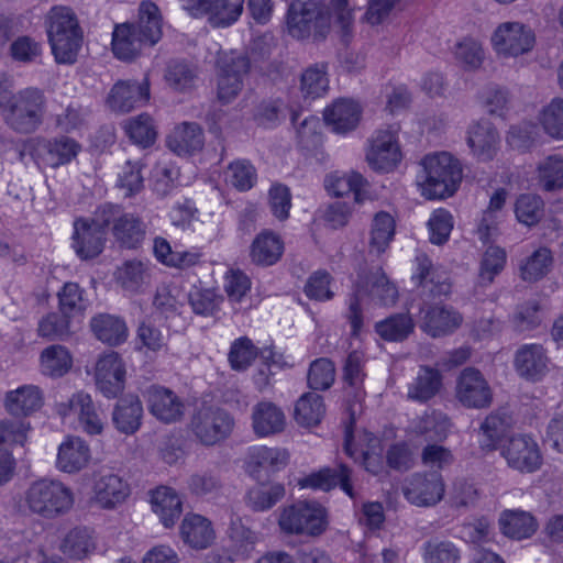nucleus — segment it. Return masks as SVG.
Wrapping results in <instances>:
<instances>
[{"label":"nucleus","mask_w":563,"mask_h":563,"mask_svg":"<svg viewBox=\"0 0 563 563\" xmlns=\"http://www.w3.org/2000/svg\"><path fill=\"white\" fill-rule=\"evenodd\" d=\"M96 549L92 532L87 528H75L65 537L62 551L71 560H85Z\"/></svg>","instance_id":"37998d69"},{"label":"nucleus","mask_w":563,"mask_h":563,"mask_svg":"<svg viewBox=\"0 0 563 563\" xmlns=\"http://www.w3.org/2000/svg\"><path fill=\"white\" fill-rule=\"evenodd\" d=\"M144 45L147 44L135 33L132 24L124 23L115 26L112 36V51L119 59H134Z\"/></svg>","instance_id":"c9c22d12"},{"label":"nucleus","mask_w":563,"mask_h":563,"mask_svg":"<svg viewBox=\"0 0 563 563\" xmlns=\"http://www.w3.org/2000/svg\"><path fill=\"white\" fill-rule=\"evenodd\" d=\"M81 33H71L64 36H51L48 42L57 64L71 65L77 60L81 47Z\"/></svg>","instance_id":"3c124183"},{"label":"nucleus","mask_w":563,"mask_h":563,"mask_svg":"<svg viewBox=\"0 0 563 563\" xmlns=\"http://www.w3.org/2000/svg\"><path fill=\"white\" fill-rule=\"evenodd\" d=\"M508 465L522 473H533L542 465V455L538 443L529 435L511 437L503 448Z\"/></svg>","instance_id":"9d476101"},{"label":"nucleus","mask_w":563,"mask_h":563,"mask_svg":"<svg viewBox=\"0 0 563 563\" xmlns=\"http://www.w3.org/2000/svg\"><path fill=\"white\" fill-rule=\"evenodd\" d=\"M251 68L247 56L238 55L223 60L218 73L217 97L223 103L232 102L243 88V79Z\"/></svg>","instance_id":"9b49d317"},{"label":"nucleus","mask_w":563,"mask_h":563,"mask_svg":"<svg viewBox=\"0 0 563 563\" xmlns=\"http://www.w3.org/2000/svg\"><path fill=\"white\" fill-rule=\"evenodd\" d=\"M89 325L93 335L110 346L124 343L129 335L125 321L115 314L98 313L91 318Z\"/></svg>","instance_id":"bb28decb"},{"label":"nucleus","mask_w":563,"mask_h":563,"mask_svg":"<svg viewBox=\"0 0 563 563\" xmlns=\"http://www.w3.org/2000/svg\"><path fill=\"white\" fill-rule=\"evenodd\" d=\"M517 373L528 380H539L549 371V357L540 344L520 346L514 358Z\"/></svg>","instance_id":"aec40b11"},{"label":"nucleus","mask_w":563,"mask_h":563,"mask_svg":"<svg viewBox=\"0 0 563 563\" xmlns=\"http://www.w3.org/2000/svg\"><path fill=\"white\" fill-rule=\"evenodd\" d=\"M287 24L292 37L322 38L330 29V12L321 2L295 1L289 7Z\"/></svg>","instance_id":"20e7f679"},{"label":"nucleus","mask_w":563,"mask_h":563,"mask_svg":"<svg viewBox=\"0 0 563 563\" xmlns=\"http://www.w3.org/2000/svg\"><path fill=\"white\" fill-rule=\"evenodd\" d=\"M150 99V82L135 80H119L111 88L107 98L108 107L119 113H126L143 106Z\"/></svg>","instance_id":"f3484780"},{"label":"nucleus","mask_w":563,"mask_h":563,"mask_svg":"<svg viewBox=\"0 0 563 563\" xmlns=\"http://www.w3.org/2000/svg\"><path fill=\"white\" fill-rule=\"evenodd\" d=\"M498 526L505 537L516 541L531 538L539 528L537 518L531 512L521 509L501 511Z\"/></svg>","instance_id":"4be33fe9"},{"label":"nucleus","mask_w":563,"mask_h":563,"mask_svg":"<svg viewBox=\"0 0 563 563\" xmlns=\"http://www.w3.org/2000/svg\"><path fill=\"white\" fill-rule=\"evenodd\" d=\"M180 537L190 548L203 550L211 545L216 533L209 519L197 514H187L180 525Z\"/></svg>","instance_id":"a878e982"},{"label":"nucleus","mask_w":563,"mask_h":563,"mask_svg":"<svg viewBox=\"0 0 563 563\" xmlns=\"http://www.w3.org/2000/svg\"><path fill=\"white\" fill-rule=\"evenodd\" d=\"M329 88L327 65L314 64L303 70L300 77V91L305 98L322 97Z\"/></svg>","instance_id":"de8ad7c7"},{"label":"nucleus","mask_w":563,"mask_h":563,"mask_svg":"<svg viewBox=\"0 0 563 563\" xmlns=\"http://www.w3.org/2000/svg\"><path fill=\"white\" fill-rule=\"evenodd\" d=\"M377 334L386 341H402L413 330V322L408 314H394L376 323Z\"/></svg>","instance_id":"4d7b16f0"},{"label":"nucleus","mask_w":563,"mask_h":563,"mask_svg":"<svg viewBox=\"0 0 563 563\" xmlns=\"http://www.w3.org/2000/svg\"><path fill=\"white\" fill-rule=\"evenodd\" d=\"M205 143L203 130L196 122H183L167 137V146L178 155L200 151Z\"/></svg>","instance_id":"c756f323"},{"label":"nucleus","mask_w":563,"mask_h":563,"mask_svg":"<svg viewBox=\"0 0 563 563\" xmlns=\"http://www.w3.org/2000/svg\"><path fill=\"white\" fill-rule=\"evenodd\" d=\"M538 181L547 191L563 189V156L550 155L538 164Z\"/></svg>","instance_id":"09e8293b"},{"label":"nucleus","mask_w":563,"mask_h":563,"mask_svg":"<svg viewBox=\"0 0 563 563\" xmlns=\"http://www.w3.org/2000/svg\"><path fill=\"white\" fill-rule=\"evenodd\" d=\"M142 412L143 408L139 398L130 396L118 401L112 420L120 432L134 433L141 426Z\"/></svg>","instance_id":"e433bc0d"},{"label":"nucleus","mask_w":563,"mask_h":563,"mask_svg":"<svg viewBox=\"0 0 563 563\" xmlns=\"http://www.w3.org/2000/svg\"><path fill=\"white\" fill-rule=\"evenodd\" d=\"M181 8L194 18L208 15L214 26H228L238 21L245 0H179Z\"/></svg>","instance_id":"6e6552de"},{"label":"nucleus","mask_w":563,"mask_h":563,"mask_svg":"<svg viewBox=\"0 0 563 563\" xmlns=\"http://www.w3.org/2000/svg\"><path fill=\"white\" fill-rule=\"evenodd\" d=\"M146 277V268L140 261L125 262L117 273L118 283L130 292L139 291L145 284Z\"/></svg>","instance_id":"338daca9"},{"label":"nucleus","mask_w":563,"mask_h":563,"mask_svg":"<svg viewBox=\"0 0 563 563\" xmlns=\"http://www.w3.org/2000/svg\"><path fill=\"white\" fill-rule=\"evenodd\" d=\"M508 419L505 415H488L479 428V443L485 450L492 451L496 448L498 441L508 428Z\"/></svg>","instance_id":"e2e57ef3"},{"label":"nucleus","mask_w":563,"mask_h":563,"mask_svg":"<svg viewBox=\"0 0 563 563\" xmlns=\"http://www.w3.org/2000/svg\"><path fill=\"white\" fill-rule=\"evenodd\" d=\"M140 18L132 24L136 34L148 45L156 44L162 36V24L158 8L155 3L143 1L140 5Z\"/></svg>","instance_id":"4c0bfd02"},{"label":"nucleus","mask_w":563,"mask_h":563,"mask_svg":"<svg viewBox=\"0 0 563 563\" xmlns=\"http://www.w3.org/2000/svg\"><path fill=\"white\" fill-rule=\"evenodd\" d=\"M106 231L89 219H78L74 223L73 247L76 254L88 261L99 256L104 247Z\"/></svg>","instance_id":"a211bd4d"},{"label":"nucleus","mask_w":563,"mask_h":563,"mask_svg":"<svg viewBox=\"0 0 563 563\" xmlns=\"http://www.w3.org/2000/svg\"><path fill=\"white\" fill-rule=\"evenodd\" d=\"M46 24L48 37L80 32L75 13L67 7L52 8L47 13Z\"/></svg>","instance_id":"8fccbe9b"},{"label":"nucleus","mask_w":563,"mask_h":563,"mask_svg":"<svg viewBox=\"0 0 563 563\" xmlns=\"http://www.w3.org/2000/svg\"><path fill=\"white\" fill-rule=\"evenodd\" d=\"M255 167L246 159L232 162L225 172V181L239 191L250 190L256 183Z\"/></svg>","instance_id":"bf43d9fd"},{"label":"nucleus","mask_w":563,"mask_h":563,"mask_svg":"<svg viewBox=\"0 0 563 563\" xmlns=\"http://www.w3.org/2000/svg\"><path fill=\"white\" fill-rule=\"evenodd\" d=\"M44 395L36 385H23L5 394L4 407L14 417H26L42 408Z\"/></svg>","instance_id":"5701e85b"},{"label":"nucleus","mask_w":563,"mask_h":563,"mask_svg":"<svg viewBox=\"0 0 563 563\" xmlns=\"http://www.w3.org/2000/svg\"><path fill=\"white\" fill-rule=\"evenodd\" d=\"M285 496L283 484H261L251 488L247 493L246 503L254 511L271 509Z\"/></svg>","instance_id":"49530a36"},{"label":"nucleus","mask_w":563,"mask_h":563,"mask_svg":"<svg viewBox=\"0 0 563 563\" xmlns=\"http://www.w3.org/2000/svg\"><path fill=\"white\" fill-rule=\"evenodd\" d=\"M397 131L394 126L377 131L366 154L367 163L373 169L388 173L400 162L401 153L396 139Z\"/></svg>","instance_id":"4468645a"},{"label":"nucleus","mask_w":563,"mask_h":563,"mask_svg":"<svg viewBox=\"0 0 563 563\" xmlns=\"http://www.w3.org/2000/svg\"><path fill=\"white\" fill-rule=\"evenodd\" d=\"M455 397L466 408L484 409L493 402V390L478 369L466 367L457 376Z\"/></svg>","instance_id":"1a4fd4ad"},{"label":"nucleus","mask_w":563,"mask_h":563,"mask_svg":"<svg viewBox=\"0 0 563 563\" xmlns=\"http://www.w3.org/2000/svg\"><path fill=\"white\" fill-rule=\"evenodd\" d=\"M301 487H311L324 492L340 485L342 490L351 498L354 497L353 487L350 483V470L345 465L338 468H322L318 473H313L300 481Z\"/></svg>","instance_id":"2f4dec72"},{"label":"nucleus","mask_w":563,"mask_h":563,"mask_svg":"<svg viewBox=\"0 0 563 563\" xmlns=\"http://www.w3.org/2000/svg\"><path fill=\"white\" fill-rule=\"evenodd\" d=\"M424 181L422 194L428 199H442L452 196L463 177L459 159L448 152L427 155L422 162Z\"/></svg>","instance_id":"f257e3e1"},{"label":"nucleus","mask_w":563,"mask_h":563,"mask_svg":"<svg viewBox=\"0 0 563 563\" xmlns=\"http://www.w3.org/2000/svg\"><path fill=\"white\" fill-rule=\"evenodd\" d=\"M367 185L366 180L358 173L350 174L334 173L325 178V188L334 196L343 197L353 194L356 202L363 201V190Z\"/></svg>","instance_id":"a19ab883"},{"label":"nucleus","mask_w":563,"mask_h":563,"mask_svg":"<svg viewBox=\"0 0 563 563\" xmlns=\"http://www.w3.org/2000/svg\"><path fill=\"white\" fill-rule=\"evenodd\" d=\"M506 253L498 246H489L483 255L478 279L482 285H489L493 283L496 275H498L505 266Z\"/></svg>","instance_id":"774afa93"},{"label":"nucleus","mask_w":563,"mask_h":563,"mask_svg":"<svg viewBox=\"0 0 563 563\" xmlns=\"http://www.w3.org/2000/svg\"><path fill=\"white\" fill-rule=\"evenodd\" d=\"M451 428L449 417L441 411L424 413L418 422L416 430L429 440L442 441L448 437Z\"/></svg>","instance_id":"13d9d810"},{"label":"nucleus","mask_w":563,"mask_h":563,"mask_svg":"<svg viewBox=\"0 0 563 563\" xmlns=\"http://www.w3.org/2000/svg\"><path fill=\"white\" fill-rule=\"evenodd\" d=\"M196 71L185 62L173 60L165 70V80L176 91H187L195 86Z\"/></svg>","instance_id":"69168bd1"},{"label":"nucleus","mask_w":563,"mask_h":563,"mask_svg":"<svg viewBox=\"0 0 563 563\" xmlns=\"http://www.w3.org/2000/svg\"><path fill=\"white\" fill-rule=\"evenodd\" d=\"M334 379L335 366L330 358L320 357L310 364L307 382L311 389L327 390L333 385Z\"/></svg>","instance_id":"680f3d73"},{"label":"nucleus","mask_w":563,"mask_h":563,"mask_svg":"<svg viewBox=\"0 0 563 563\" xmlns=\"http://www.w3.org/2000/svg\"><path fill=\"white\" fill-rule=\"evenodd\" d=\"M129 495V484L112 470L101 468L93 474L92 498L101 508L112 509Z\"/></svg>","instance_id":"2eb2a0df"},{"label":"nucleus","mask_w":563,"mask_h":563,"mask_svg":"<svg viewBox=\"0 0 563 563\" xmlns=\"http://www.w3.org/2000/svg\"><path fill=\"white\" fill-rule=\"evenodd\" d=\"M286 417L283 410L271 401H261L252 409V427L256 435L268 437L284 430Z\"/></svg>","instance_id":"c85d7f7f"},{"label":"nucleus","mask_w":563,"mask_h":563,"mask_svg":"<svg viewBox=\"0 0 563 563\" xmlns=\"http://www.w3.org/2000/svg\"><path fill=\"white\" fill-rule=\"evenodd\" d=\"M40 361L42 373L52 377L65 375L73 364L68 350L63 345H51L44 349Z\"/></svg>","instance_id":"c03bdc74"},{"label":"nucleus","mask_w":563,"mask_h":563,"mask_svg":"<svg viewBox=\"0 0 563 563\" xmlns=\"http://www.w3.org/2000/svg\"><path fill=\"white\" fill-rule=\"evenodd\" d=\"M233 424L234 421L227 411L212 406L196 409L190 421L194 434L206 445H213L229 437Z\"/></svg>","instance_id":"423d86ee"},{"label":"nucleus","mask_w":563,"mask_h":563,"mask_svg":"<svg viewBox=\"0 0 563 563\" xmlns=\"http://www.w3.org/2000/svg\"><path fill=\"white\" fill-rule=\"evenodd\" d=\"M125 132L133 143L142 147L151 146L157 136L154 120L147 113L130 119L125 124Z\"/></svg>","instance_id":"5fc2aeb1"},{"label":"nucleus","mask_w":563,"mask_h":563,"mask_svg":"<svg viewBox=\"0 0 563 563\" xmlns=\"http://www.w3.org/2000/svg\"><path fill=\"white\" fill-rule=\"evenodd\" d=\"M147 402L152 415L164 422L177 421L184 415L183 402L167 388L151 387L147 391Z\"/></svg>","instance_id":"393cba45"},{"label":"nucleus","mask_w":563,"mask_h":563,"mask_svg":"<svg viewBox=\"0 0 563 563\" xmlns=\"http://www.w3.org/2000/svg\"><path fill=\"white\" fill-rule=\"evenodd\" d=\"M79 144L66 136L44 141L37 147V155L49 167H59L77 156Z\"/></svg>","instance_id":"473e14b6"},{"label":"nucleus","mask_w":563,"mask_h":563,"mask_svg":"<svg viewBox=\"0 0 563 563\" xmlns=\"http://www.w3.org/2000/svg\"><path fill=\"white\" fill-rule=\"evenodd\" d=\"M499 134L489 122H477L468 130L467 145L479 162L492 161L499 148Z\"/></svg>","instance_id":"412c9836"},{"label":"nucleus","mask_w":563,"mask_h":563,"mask_svg":"<svg viewBox=\"0 0 563 563\" xmlns=\"http://www.w3.org/2000/svg\"><path fill=\"white\" fill-rule=\"evenodd\" d=\"M515 213L519 222L528 227L534 225L543 217L544 202L538 195H521L516 201Z\"/></svg>","instance_id":"052dcab7"},{"label":"nucleus","mask_w":563,"mask_h":563,"mask_svg":"<svg viewBox=\"0 0 563 563\" xmlns=\"http://www.w3.org/2000/svg\"><path fill=\"white\" fill-rule=\"evenodd\" d=\"M395 234V221L387 212H378L372 224L369 247L371 252L380 254L388 247Z\"/></svg>","instance_id":"864d4df0"},{"label":"nucleus","mask_w":563,"mask_h":563,"mask_svg":"<svg viewBox=\"0 0 563 563\" xmlns=\"http://www.w3.org/2000/svg\"><path fill=\"white\" fill-rule=\"evenodd\" d=\"M96 385L107 397H117L124 387L125 366L117 352H109L99 357L96 364Z\"/></svg>","instance_id":"dca6fc26"},{"label":"nucleus","mask_w":563,"mask_h":563,"mask_svg":"<svg viewBox=\"0 0 563 563\" xmlns=\"http://www.w3.org/2000/svg\"><path fill=\"white\" fill-rule=\"evenodd\" d=\"M55 408L63 419L76 415L80 428L90 435L100 434L103 430V419L88 394L77 393Z\"/></svg>","instance_id":"f8f14e48"},{"label":"nucleus","mask_w":563,"mask_h":563,"mask_svg":"<svg viewBox=\"0 0 563 563\" xmlns=\"http://www.w3.org/2000/svg\"><path fill=\"white\" fill-rule=\"evenodd\" d=\"M24 504L32 515L55 519L73 507L74 496L62 482L42 478L30 484L24 493Z\"/></svg>","instance_id":"f03ea898"},{"label":"nucleus","mask_w":563,"mask_h":563,"mask_svg":"<svg viewBox=\"0 0 563 563\" xmlns=\"http://www.w3.org/2000/svg\"><path fill=\"white\" fill-rule=\"evenodd\" d=\"M444 483L437 472L417 473L404 487V495L409 503L418 507L437 505L444 496Z\"/></svg>","instance_id":"ddd939ff"},{"label":"nucleus","mask_w":563,"mask_h":563,"mask_svg":"<svg viewBox=\"0 0 563 563\" xmlns=\"http://www.w3.org/2000/svg\"><path fill=\"white\" fill-rule=\"evenodd\" d=\"M112 233L121 246L135 249L145 239V224L139 217L123 213L115 219Z\"/></svg>","instance_id":"f704fd0d"},{"label":"nucleus","mask_w":563,"mask_h":563,"mask_svg":"<svg viewBox=\"0 0 563 563\" xmlns=\"http://www.w3.org/2000/svg\"><path fill=\"white\" fill-rule=\"evenodd\" d=\"M539 121L544 132L556 140H563V98H554L540 112Z\"/></svg>","instance_id":"0e129e2a"},{"label":"nucleus","mask_w":563,"mask_h":563,"mask_svg":"<svg viewBox=\"0 0 563 563\" xmlns=\"http://www.w3.org/2000/svg\"><path fill=\"white\" fill-rule=\"evenodd\" d=\"M283 254L280 239L272 232H263L256 236L251 247V258L258 265L275 264Z\"/></svg>","instance_id":"79ce46f5"},{"label":"nucleus","mask_w":563,"mask_h":563,"mask_svg":"<svg viewBox=\"0 0 563 563\" xmlns=\"http://www.w3.org/2000/svg\"><path fill=\"white\" fill-rule=\"evenodd\" d=\"M153 511L165 528H172L183 512V501L178 493L168 486H159L151 493Z\"/></svg>","instance_id":"cd10ccee"},{"label":"nucleus","mask_w":563,"mask_h":563,"mask_svg":"<svg viewBox=\"0 0 563 563\" xmlns=\"http://www.w3.org/2000/svg\"><path fill=\"white\" fill-rule=\"evenodd\" d=\"M536 37L530 27L520 22H505L497 26L493 36V47L499 56L517 57L530 52Z\"/></svg>","instance_id":"0eeeda50"},{"label":"nucleus","mask_w":563,"mask_h":563,"mask_svg":"<svg viewBox=\"0 0 563 563\" xmlns=\"http://www.w3.org/2000/svg\"><path fill=\"white\" fill-rule=\"evenodd\" d=\"M46 110V98L37 88H25L16 92L4 114V122L16 133L30 134L42 124Z\"/></svg>","instance_id":"7ed1b4c3"},{"label":"nucleus","mask_w":563,"mask_h":563,"mask_svg":"<svg viewBox=\"0 0 563 563\" xmlns=\"http://www.w3.org/2000/svg\"><path fill=\"white\" fill-rule=\"evenodd\" d=\"M37 334L48 341L67 339L71 334L70 317L63 312L47 313L38 322Z\"/></svg>","instance_id":"6e6d98bb"},{"label":"nucleus","mask_w":563,"mask_h":563,"mask_svg":"<svg viewBox=\"0 0 563 563\" xmlns=\"http://www.w3.org/2000/svg\"><path fill=\"white\" fill-rule=\"evenodd\" d=\"M421 329L432 338L453 333L463 322L462 314L453 307L433 305L422 310Z\"/></svg>","instance_id":"6ab92c4d"},{"label":"nucleus","mask_w":563,"mask_h":563,"mask_svg":"<svg viewBox=\"0 0 563 563\" xmlns=\"http://www.w3.org/2000/svg\"><path fill=\"white\" fill-rule=\"evenodd\" d=\"M289 454L280 448L254 446L247 455V467L251 472L260 468L279 471L288 464Z\"/></svg>","instance_id":"58836bf2"},{"label":"nucleus","mask_w":563,"mask_h":563,"mask_svg":"<svg viewBox=\"0 0 563 563\" xmlns=\"http://www.w3.org/2000/svg\"><path fill=\"white\" fill-rule=\"evenodd\" d=\"M361 107L353 100L339 99L324 110V120L338 133H346L356 128Z\"/></svg>","instance_id":"7c9ffc66"},{"label":"nucleus","mask_w":563,"mask_h":563,"mask_svg":"<svg viewBox=\"0 0 563 563\" xmlns=\"http://www.w3.org/2000/svg\"><path fill=\"white\" fill-rule=\"evenodd\" d=\"M90 457V449L81 438L68 437L58 448L56 466L64 473H77L88 465Z\"/></svg>","instance_id":"b1692460"},{"label":"nucleus","mask_w":563,"mask_h":563,"mask_svg":"<svg viewBox=\"0 0 563 563\" xmlns=\"http://www.w3.org/2000/svg\"><path fill=\"white\" fill-rule=\"evenodd\" d=\"M230 556L231 561H246L251 559L254 550L256 534L242 523H232L230 528Z\"/></svg>","instance_id":"a18cd8bd"},{"label":"nucleus","mask_w":563,"mask_h":563,"mask_svg":"<svg viewBox=\"0 0 563 563\" xmlns=\"http://www.w3.org/2000/svg\"><path fill=\"white\" fill-rule=\"evenodd\" d=\"M325 415L322 396L314 393L303 394L295 406V420L306 428L318 426Z\"/></svg>","instance_id":"ea45409f"},{"label":"nucleus","mask_w":563,"mask_h":563,"mask_svg":"<svg viewBox=\"0 0 563 563\" xmlns=\"http://www.w3.org/2000/svg\"><path fill=\"white\" fill-rule=\"evenodd\" d=\"M278 525L286 533L319 536L327 528L325 509L313 503H298L282 511Z\"/></svg>","instance_id":"39448f33"},{"label":"nucleus","mask_w":563,"mask_h":563,"mask_svg":"<svg viewBox=\"0 0 563 563\" xmlns=\"http://www.w3.org/2000/svg\"><path fill=\"white\" fill-rule=\"evenodd\" d=\"M442 387V375L439 369L422 365L408 388V398L420 402L433 398Z\"/></svg>","instance_id":"72a5a7b5"},{"label":"nucleus","mask_w":563,"mask_h":563,"mask_svg":"<svg viewBox=\"0 0 563 563\" xmlns=\"http://www.w3.org/2000/svg\"><path fill=\"white\" fill-rule=\"evenodd\" d=\"M552 261V254L549 249L540 247L536 250L520 265V277L529 283L543 278L550 272Z\"/></svg>","instance_id":"603ef678"}]
</instances>
